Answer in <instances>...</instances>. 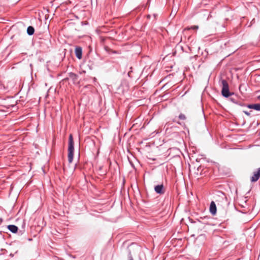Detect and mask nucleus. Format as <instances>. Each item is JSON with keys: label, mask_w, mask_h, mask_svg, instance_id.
Instances as JSON below:
<instances>
[{"label": "nucleus", "mask_w": 260, "mask_h": 260, "mask_svg": "<svg viewBox=\"0 0 260 260\" xmlns=\"http://www.w3.org/2000/svg\"><path fill=\"white\" fill-rule=\"evenodd\" d=\"M260 178V168H259L256 171L253 173L252 176L250 178V181L251 182H255L257 181Z\"/></svg>", "instance_id": "obj_3"}, {"label": "nucleus", "mask_w": 260, "mask_h": 260, "mask_svg": "<svg viewBox=\"0 0 260 260\" xmlns=\"http://www.w3.org/2000/svg\"><path fill=\"white\" fill-rule=\"evenodd\" d=\"M230 100L234 103H236L235 100L233 98H231Z\"/></svg>", "instance_id": "obj_16"}, {"label": "nucleus", "mask_w": 260, "mask_h": 260, "mask_svg": "<svg viewBox=\"0 0 260 260\" xmlns=\"http://www.w3.org/2000/svg\"><path fill=\"white\" fill-rule=\"evenodd\" d=\"M222 90H221V93L222 95L225 97V98H228L230 96L234 94L233 92H231L229 91V84L228 82L225 80H222Z\"/></svg>", "instance_id": "obj_2"}, {"label": "nucleus", "mask_w": 260, "mask_h": 260, "mask_svg": "<svg viewBox=\"0 0 260 260\" xmlns=\"http://www.w3.org/2000/svg\"><path fill=\"white\" fill-rule=\"evenodd\" d=\"M8 229L13 233H16L18 231V227L15 225H9Z\"/></svg>", "instance_id": "obj_9"}, {"label": "nucleus", "mask_w": 260, "mask_h": 260, "mask_svg": "<svg viewBox=\"0 0 260 260\" xmlns=\"http://www.w3.org/2000/svg\"><path fill=\"white\" fill-rule=\"evenodd\" d=\"M210 213L214 215L216 213V206L214 202L212 201L210 206Z\"/></svg>", "instance_id": "obj_7"}, {"label": "nucleus", "mask_w": 260, "mask_h": 260, "mask_svg": "<svg viewBox=\"0 0 260 260\" xmlns=\"http://www.w3.org/2000/svg\"><path fill=\"white\" fill-rule=\"evenodd\" d=\"M154 190L157 193L159 194H163L165 192V189L162 184L155 186L154 187Z\"/></svg>", "instance_id": "obj_4"}, {"label": "nucleus", "mask_w": 260, "mask_h": 260, "mask_svg": "<svg viewBox=\"0 0 260 260\" xmlns=\"http://www.w3.org/2000/svg\"><path fill=\"white\" fill-rule=\"evenodd\" d=\"M179 118L180 120H184L186 119V116L184 114L181 113L179 115Z\"/></svg>", "instance_id": "obj_13"}, {"label": "nucleus", "mask_w": 260, "mask_h": 260, "mask_svg": "<svg viewBox=\"0 0 260 260\" xmlns=\"http://www.w3.org/2000/svg\"><path fill=\"white\" fill-rule=\"evenodd\" d=\"M76 57L80 59L82 56V49L80 47H76L75 50Z\"/></svg>", "instance_id": "obj_5"}, {"label": "nucleus", "mask_w": 260, "mask_h": 260, "mask_svg": "<svg viewBox=\"0 0 260 260\" xmlns=\"http://www.w3.org/2000/svg\"><path fill=\"white\" fill-rule=\"evenodd\" d=\"M150 15H148L147 16V17H148V18H150Z\"/></svg>", "instance_id": "obj_19"}, {"label": "nucleus", "mask_w": 260, "mask_h": 260, "mask_svg": "<svg viewBox=\"0 0 260 260\" xmlns=\"http://www.w3.org/2000/svg\"><path fill=\"white\" fill-rule=\"evenodd\" d=\"M78 76L73 73H70L69 74V77L66 78V80L70 79L72 80L74 83H76L77 82Z\"/></svg>", "instance_id": "obj_6"}, {"label": "nucleus", "mask_w": 260, "mask_h": 260, "mask_svg": "<svg viewBox=\"0 0 260 260\" xmlns=\"http://www.w3.org/2000/svg\"><path fill=\"white\" fill-rule=\"evenodd\" d=\"M176 11H175L174 12H173V11H172L171 13V15L175 16L176 15Z\"/></svg>", "instance_id": "obj_15"}, {"label": "nucleus", "mask_w": 260, "mask_h": 260, "mask_svg": "<svg viewBox=\"0 0 260 260\" xmlns=\"http://www.w3.org/2000/svg\"><path fill=\"white\" fill-rule=\"evenodd\" d=\"M74 151V140L72 135H70L69 139V147H68V161L69 163H71L73 160Z\"/></svg>", "instance_id": "obj_1"}, {"label": "nucleus", "mask_w": 260, "mask_h": 260, "mask_svg": "<svg viewBox=\"0 0 260 260\" xmlns=\"http://www.w3.org/2000/svg\"><path fill=\"white\" fill-rule=\"evenodd\" d=\"M105 49L107 52H108L109 53H114V54H119V52L117 51L113 50L108 47H106Z\"/></svg>", "instance_id": "obj_11"}, {"label": "nucleus", "mask_w": 260, "mask_h": 260, "mask_svg": "<svg viewBox=\"0 0 260 260\" xmlns=\"http://www.w3.org/2000/svg\"><path fill=\"white\" fill-rule=\"evenodd\" d=\"M35 32V29L34 28L31 26H29L27 28V33L28 35L31 36L34 34Z\"/></svg>", "instance_id": "obj_10"}, {"label": "nucleus", "mask_w": 260, "mask_h": 260, "mask_svg": "<svg viewBox=\"0 0 260 260\" xmlns=\"http://www.w3.org/2000/svg\"><path fill=\"white\" fill-rule=\"evenodd\" d=\"M257 99L260 101V95L257 96Z\"/></svg>", "instance_id": "obj_18"}, {"label": "nucleus", "mask_w": 260, "mask_h": 260, "mask_svg": "<svg viewBox=\"0 0 260 260\" xmlns=\"http://www.w3.org/2000/svg\"><path fill=\"white\" fill-rule=\"evenodd\" d=\"M127 251L128 260H134L131 254V251L128 247L127 248Z\"/></svg>", "instance_id": "obj_12"}, {"label": "nucleus", "mask_w": 260, "mask_h": 260, "mask_svg": "<svg viewBox=\"0 0 260 260\" xmlns=\"http://www.w3.org/2000/svg\"><path fill=\"white\" fill-rule=\"evenodd\" d=\"M243 112H244V113L246 115H248V116H249V115H250V113H249V112H247V111H243Z\"/></svg>", "instance_id": "obj_17"}, {"label": "nucleus", "mask_w": 260, "mask_h": 260, "mask_svg": "<svg viewBox=\"0 0 260 260\" xmlns=\"http://www.w3.org/2000/svg\"><path fill=\"white\" fill-rule=\"evenodd\" d=\"M247 107L249 109H252L260 111V104H250L248 105Z\"/></svg>", "instance_id": "obj_8"}, {"label": "nucleus", "mask_w": 260, "mask_h": 260, "mask_svg": "<svg viewBox=\"0 0 260 260\" xmlns=\"http://www.w3.org/2000/svg\"><path fill=\"white\" fill-rule=\"evenodd\" d=\"M199 28V26L197 25H194L191 27V28L193 29H197Z\"/></svg>", "instance_id": "obj_14"}, {"label": "nucleus", "mask_w": 260, "mask_h": 260, "mask_svg": "<svg viewBox=\"0 0 260 260\" xmlns=\"http://www.w3.org/2000/svg\"><path fill=\"white\" fill-rule=\"evenodd\" d=\"M177 122L178 124H181V123H180V122Z\"/></svg>", "instance_id": "obj_20"}]
</instances>
